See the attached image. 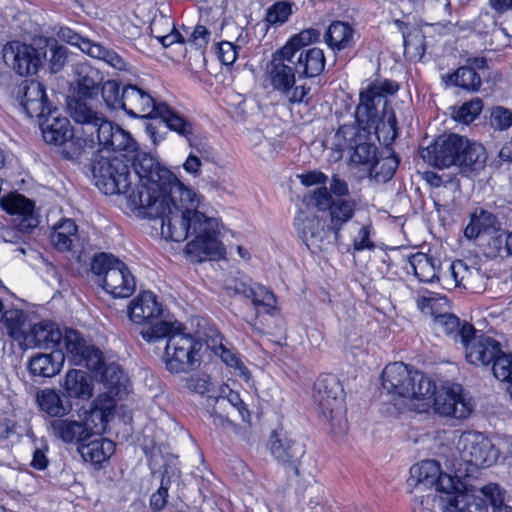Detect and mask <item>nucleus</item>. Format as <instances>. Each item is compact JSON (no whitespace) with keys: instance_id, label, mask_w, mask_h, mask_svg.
Returning <instances> with one entry per match:
<instances>
[{"instance_id":"3c124183","label":"nucleus","mask_w":512,"mask_h":512,"mask_svg":"<svg viewBox=\"0 0 512 512\" xmlns=\"http://www.w3.org/2000/svg\"><path fill=\"white\" fill-rule=\"evenodd\" d=\"M248 43V34L243 29H240L238 37L235 42L222 41L218 47V57L225 65H232L239 54V51Z\"/></svg>"},{"instance_id":"f704fd0d","label":"nucleus","mask_w":512,"mask_h":512,"mask_svg":"<svg viewBox=\"0 0 512 512\" xmlns=\"http://www.w3.org/2000/svg\"><path fill=\"white\" fill-rule=\"evenodd\" d=\"M64 360V353L60 350L38 353L30 359L29 371L34 376L53 377L61 371Z\"/></svg>"},{"instance_id":"603ef678","label":"nucleus","mask_w":512,"mask_h":512,"mask_svg":"<svg viewBox=\"0 0 512 512\" xmlns=\"http://www.w3.org/2000/svg\"><path fill=\"white\" fill-rule=\"evenodd\" d=\"M427 490V494L415 496L413 509L423 512H444L440 498L445 494L438 491L437 488Z\"/></svg>"},{"instance_id":"c03bdc74","label":"nucleus","mask_w":512,"mask_h":512,"mask_svg":"<svg viewBox=\"0 0 512 512\" xmlns=\"http://www.w3.org/2000/svg\"><path fill=\"white\" fill-rule=\"evenodd\" d=\"M353 29L344 22L336 21L330 24L325 34L329 47L333 50H343L353 43Z\"/></svg>"},{"instance_id":"39448f33","label":"nucleus","mask_w":512,"mask_h":512,"mask_svg":"<svg viewBox=\"0 0 512 512\" xmlns=\"http://www.w3.org/2000/svg\"><path fill=\"white\" fill-rule=\"evenodd\" d=\"M382 387L394 397V405L401 411L422 413L430 405L427 394L432 387V380L402 362H394L384 368Z\"/></svg>"},{"instance_id":"a878e982","label":"nucleus","mask_w":512,"mask_h":512,"mask_svg":"<svg viewBox=\"0 0 512 512\" xmlns=\"http://www.w3.org/2000/svg\"><path fill=\"white\" fill-rule=\"evenodd\" d=\"M0 207L8 214L18 217V225L22 231L31 230L39 223L34 201L20 193L10 192L4 195L0 199Z\"/></svg>"},{"instance_id":"a18cd8bd","label":"nucleus","mask_w":512,"mask_h":512,"mask_svg":"<svg viewBox=\"0 0 512 512\" xmlns=\"http://www.w3.org/2000/svg\"><path fill=\"white\" fill-rule=\"evenodd\" d=\"M95 371L102 375V378L108 388V393L102 394L101 396H109L115 401L114 396H118L121 393L122 388L124 390L126 389V377L124 372L116 364L104 366L103 360L101 368Z\"/></svg>"},{"instance_id":"de8ad7c7","label":"nucleus","mask_w":512,"mask_h":512,"mask_svg":"<svg viewBox=\"0 0 512 512\" xmlns=\"http://www.w3.org/2000/svg\"><path fill=\"white\" fill-rule=\"evenodd\" d=\"M77 239V226L71 219H64L54 227L51 242L60 251H68Z\"/></svg>"},{"instance_id":"f257e3e1","label":"nucleus","mask_w":512,"mask_h":512,"mask_svg":"<svg viewBox=\"0 0 512 512\" xmlns=\"http://www.w3.org/2000/svg\"><path fill=\"white\" fill-rule=\"evenodd\" d=\"M124 155H95V185L106 195L123 194L128 208L141 217L159 219L161 237L167 241L188 239L185 254L192 262L224 259L220 222L205 211V198L183 184L166 168L131 171Z\"/></svg>"},{"instance_id":"864d4df0","label":"nucleus","mask_w":512,"mask_h":512,"mask_svg":"<svg viewBox=\"0 0 512 512\" xmlns=\"http://www.w3.org/2000/svg\"><path fill=\"white\" fill-rule=\"evenodd\" d=\"M450 81L466 90L476 91L481 85V78L470 67H460L450 76Z\"/></svg>"},{"instance_id":"f8f14e48","label":"nucleus","mask_w":512,"mask_h":512,"mask_svg":"<svg viewBox=\"0 0 512 512\" xmlns=\"http://www.w3.org/2000/svg\"><path fill=\"white\" fill-rule=\"evenodd\" d=\"M368 135L358 125H343L334 136V145L339 151L349 150L353 164L362 166L370 176L373 175L377 158L376 147L367 142Z\"/></svg>"},{"instance_id":"09e8293b","label":"nucleus","mask_w":512,"mask_h":512,"mask_svg":"<svg viewBox=\"0 0 512 512\" xmlns=\"http://www.w3.org/2000/svg\"><path fill=\"white\" fill-rule=\"evenodd\" d=\"M150 31L151 35L164 47H169L181 40V35L175 30L173 22L164 16L152 21Z\"/></svg>"},{"instance_id":"2f4dec72","label":"nucleus","mask_w":512,"mask_h":512,"mask_svg":"<svg viewBox=\"0 0 512 512\" xmlns=\"http://www.w3.org/2000/svg\"><path fill=\"white\" fill-rule=\"evenodd\" d=\"M74 74L78 93L81 97L93 98L98 94L99 86L103 82V75L98 69L86 62L78 63L74 66Z\"/></svg>"},{"instance_id":"69168bd1","label":"nucleus","mask_w":512,"mask_h":512,"mask_svg":"<svg viewBox=\"0 0 512 512\" xmlns=\"http://www.w3.org/2000/svg\"><path fill=\"white\" fill-rule=\"evenodd\" d=\"M493 374L501 381L512 378V353H504L500 350L493 359Z\"/></svg>"},{"instance_id":"a211bd4d","label":"nucleus","mask_w":512,"mask_h":512,"mask_svg":"<svg viewBox=\"0 0 512 512\" xmlns=\"http://www.w3.org/2000/svg\"><path fill=\"white\" fill-rule=\"evenodd\" d=\"M228 405L238 413L242 421H249L250 412L239 393L231 390L226 385H222L220 386L219 395H209L207 397V411L215 426L227 428L232 425L227 417L226 409Z\"/></svg>"},{"instance_id":"c85d7f7f","label":"nucleus","mask_w":512,"mask_h":512,"mask_svg":"<svg viewBox=\"0 0 512 512\" xmlns=\"http://www.w3.org/2000/svg\"><path fill=\"white\" fill-rule=\"evenodd\" d=\"M269 448L275 460L282 464L292 465L295 468L296 463L305 453L301 443L275 431L270 436Z\"/></svg>"},{"instance_id":"5fc2aeb1","label":"nucleus","mask_w":512,"mask_h":512,"mask_svg":"<svg viewBox=\"0 0 512 512\" xmlns=\"http://www.w3.org/2000/svg\"><path fill=\"white\" fill-rule=\"evenodd\" d=\"M247 299L256 307H264L268 312L276 309L277 299L272 291L265 286L253 283Z\"/></svg>"},{"instance_id":"9b49d317","label":"nucleus","mask_w":512,"mask_h":512,"mask_svg":"<svg viewBox=\"0 0 512 512\" xmlns=\"http://www.w3.org/2000/svg\"><path fill=\"white\" fill-rule=\"evenodd\" d=\"M456 450L459 459L453 465H461L462 470L467 468L466 477L472 473L473 467L484 468L493 465L500 453L486 435L476 431L463 432L457 441Z\"/></svg>"},{"instance_id":"ddd939ff","label":"nucleus","mask_w":512,"mask_h":512,"mask_svg":"<svg viewBox=\"0 0 512 512\" xmlns=\"http://www.w3.org/2000/svg\"><path fill=\"white\" fill-rule=\"evenodd\" d=\"M427 396L430 405L424 413L433 409L440 416L465 419L474 408L472 399L458 384H445L437 389L432 381V387Z\"/></svg>"},{"instance_id":"e2e57ef3","label":"nucleus","mask_w":512,"mask_h":512,"mask_svg":"<svg viewBox=\"0 0 512 512\" xmlns=\"http://www.w3.org/2000/svg\"><path fill=\"white\" fill-rule=\"evenodd\" d=\"M482 108H483L482 101L480 99L476 98V99H473L469 102L462 104L457 109H454L452 115L455 120H457L461 123H464V124H469L476 119V117L482 111Z\"/></svg>"},{"instance_id":"6e6552de","label":"nucleus","mask_w":512,"mask_h":512,"mask_svg":"<svg viewBox=\"0 0 512 512\" xmlns=\"http://www.w3.org/2000/svg\"><path fill=\"white\" fill-rule=\"evenodd\" d=\"M356 202L354 200L338 199L331 204L329 211L330 226L327 228L324 222L317 216H309L300 212L294 220V226L312 253L327 250L329 242L328 232L332 230L337 238L344 224L354 215Z\"/></svg>"},{"instance_id":"dca6fc26","label":"nucleus","mask_w":512,"mask_h":512,"mask_svg":"<svg viewBox=\"0 0 512 512\" xmlns=\"http://www.w3.org/2000/svg\"><path fill=\"white\" fill-rule=\"evenodd\" d=\"M2 52L6 65L20 76L37 73L46 57L42 47L36 48L20 41L8 42Z\"/></svg>"},{"instance_id":"37998d69","label":"nucleus","mask_w":512,"mask_h":512,"mask_svg":"<svg viewBox=\"0 0 512 512\" xmlns=\"http://www.w3.org/2000/svg\"><path fill=\"white\" fill-rule=\"evenodd\" d=\"M414 275L419 281L432 283L438 276V261L424 253L413 254L409 259Z\"/></svg>"},{"instance_id":"6ab92c4d","label":"nucleus","mask_w":512,"mask_h":512,"mask_svg":"<svg viewBox=\"0 0 512 512\" xmlns=\"http://www.w3.org/2000/svg\"><path fill=\"white\" fill-rule=\"evenodd\" d=\"M57 36L60 40L72 46L78 47L83 53L89 55L90 57L102 60L115 70H129V64L117 52L108 49L99 43H95L89 39L81 37L79 34L68 27H61L57 32Z\"/></svg>"},{"instance_id":"aec40b11","label":"nucleus","mask_w":512,"mask_h":512,"mask_svg":"<svg viewBox=\"0 0 512 512\" xmlns=\"http://www.w3.org/2000/svg\"><path fill=\"white\" fill-rule=\"evenodd\" d=\"M57 36L60 40L72 46L78 47L83 53L89 55L90 57L102 60L115 70H129V64L117 52L108 49L99 43H95L89 39L81 37L79 34L68 27H61L57 32Z\"/></svg>"},{"instance_id":"ea45409f","label":"nucleus","mask_w":512,"mask_h":512,"mask_svg":"<svg viewBox=\"0 0 512 512\" xmlns=\"http://www.w3.org/2000/svg\"><path fill=\"white\" fill-rule=\"evenodd\" d=\"M155 118H160L171 131L187 140L193 135V124L166 103L160 102Z\"/></svg>"},{"instance_id":"5701e85b","label":"nucleus","mask_w":512,"mask_h":512,"mask_svg":"<svg viewBox=\"0 0 512 512\" xmlns=\"http://www.w3.org/2000/svg\"><path fill=\"white\" fill-rule=\"evenodd\" d=\"M61 343L74 364L84 365L90 370L101 368V351L89 344L77 331L64 328Z\"/></svg>"},{"instance_id":"4d7b16f0","label":"nucleus","mask_w":512,"mask_h":512,"mask_svg":"<svg viewBox=\"0 0 512 512\" xmlns=\"http://www.w3.org/2000/svg\"><path fill=\"white\" fill-rule=\"evenodd\" d=\"M487 246L494 256H512V230L505 232L500 229L499 232L490 237Z\"/></svg>"},{"instance_id":"0e129e2a","label":"nucleus","mask_w":512,"mask_h":512,"mask_svg":"<svg viewBox=\"0 0 512 512\" xmlns=\"http://www.w3.org/2000/svg\"><path fill=\"white\" fill-rule=\"evenodd\" d=\"M102 98L106 105L112 109H122L123 91L120 94V85L115 80H107L102 84Z\"/></svg>"},{"instance_id":"7c9ffc66","label":"nucleus","mask_w":512,"mask_h":512,"mask_svg":"<svg viewBox=\"0 0 512 512\" xmlns=\"http://www.w3.org/2000/svg\"><path fill=\"white\" fill-rule=\"evenodd\" d=\"M445 282L451 280L455 286L473 292H479L483 288V274L476 266H468L464 261L457 260L451 263L449 274L445 276Z\"/></svg>"},{"instance_id":"473e14b6","label":"nucleus","mask_w":512,"mask_h":512,"mask_svg":"<svg viewBox=\"0 0 512 512\" xmlns=\"http://www.w3.org/2000/svg\"><path fill=\"white\" fill-rule=\"evenodd\" d=\"M115 443L107 438H97L78 446V452L86 462L95 468H101L115 453Z\"/></svg>"},{"instance_id":"bf43d9fd","label":"nucleus","mask_w":512,"mask_h":512,"mask_svg":"<svg viewBox=\"0 0 512 512\" xmlns=\"http://www.w3.org/2000/svg\"><path fill=\"white\" fill-rule=\"evenodd\" d=\"M372 224L367 222L357 228L355 234L352 235V246L354 251L361 252L365 250H374Z\"/></svg>"},{"instance_id":"7ed1b4c3","label":"nucleus","mask_w":512,"mask_h":512,"mask_svg":"<svg viewBox=\"0 0 512 512\" xmlns=\"http://www.w3.org/2000/svg\"><path fill=\"white\" fill-rule=\"evenodd\" d=\"M398 89L397 83L387 79L369 83L361 90L355 111L356 124L360 130L368 136L373 130L378 141L387 147L398 135L394 111L387 107L388 98Z\"/></svg>"},{"instance_id":"774afa93","label":"nucleus","mask_w":512,"mask_h":512,"mask_svg":"<svg viewBox=\"0 0 512 512\" xmlns=\"http://www.w3.org/2000/svg\"><path fill=\"white\" fill-rule=\"evenodd\" d=\"M490 124L493 129L498 131L509 129L512 127V111L501 106L493 108L490 115Z\"/></svg>"},{"instance_id":"423d86ee","label":"nucleus","mask_w":512,"mask_h":512,"mask_svg":"<svg viewBox=\"0 0 512 512\" xmlns=\"http://www.w3.org/2000/svg\"><path fill=\"white\" fill-rule=\"evenodd\" d=\"M116 401L109 396H98L90 409L80 410L77 418L54 419L50 422L51 434L66 444H84L92 435L105 432L114 416Z\"/></svg>"},{"instance_id":"79ce46f5","label":"nucleus","mask_w":512,"mask_h":512,"mask_svg":"<svg viewBox=\"0 0 512 512\" xmlns=\"http://www.w3.org/2000/svg\"><path fill=\"white\" fill-rule=\"evenodd\" d=\"M424 179L435 189V196H443L446 200H453L455 193L460 190L459 180L455 176L428 171L424 173Z\"/></svg>"},{"instance_id":"338daca9","label":"nucleus","mask_w":512,"mask_h":512,"mask_svg":"<svg viewBox=\"0 0 512 512\" xmlns=\"http://www.w3.org/2000/svg\"><path fill=\"white\" fill-rule=\"evenodd\" d=\"M44 47H48L51 52L50 65L52 72H58L67 59L66 47L59 45L55 39H45Z\"/></svg>"},{"instance_id":"0eeeda50","label":"nucleus","mask_w":512,"mask_h":512,"mask_svg":"<svg viewBox=\"0 0 512 512\" xmlns=\"http://www.w3.org/2000/svg\"><path fill=\"white\" fill-rule=\"evenodd\" d=\"M423 158L439 169L453 167L466 176L483 169L486 162L485 148L481 144L456 134L438 138L427 148Z\"/></svg>"},{"instance_id":"4c0bfd02","label":"nucleus","mask_w":512,"mask_h":512,"mask_svg":"<svg viewBox=\"0 0 512 512\" xmlns=\"http://www.w3.org/2000/svg\"><path fill=\"white\" fill-rule=\"evenodd\" d=\"M62 386L67 396L71 398L89 399L93 393L91 377L83 370H69Z\"/></svg>"},{"instance_id":"c756f323","label":"nucleus","mask_w":512,"mask_h":512,"mask_svg":"<svg viewBox=\"0 0 512 512\" xmlns=\"http://www.w3.org/2000/svg\"><path fill=\"white\" fill-rule=\"evenodd\" d=\"M501 222L492 212L477 207L470 214L468 223L464 228V237L468 240H476L481 234L500 231Z\"/></svg>"},{"instance_id":"680f3d73","label":"nucleus","mask_w":512,"mask_h":512,"mask_svg":"<svg viewBox=\"0 0 512 512\" xmlns=\"http://www.w3.org/2000/svg\"><path fill=\"white\" fill-rule=\"evenodd\" d=\"M253 283L247 276L237 273L236 276L225 280L223 288L229 295H242L247 298Z\"/></svg>"},{"instance_id":"e433bc0d","label":"nucleus","mask_w":512,"mask_h":512,"mask_svg":"<svg viewBox=\"0 0 512 512\" xmlns=\"http://www.w3.org/2000/svg\"><path fill=\"white\" fill-rule=\"evenodd\" d=\"M217 338H219L218 343L216 339H213V344L208 343V346L211 347L214 353L220 357L221 361L231 370V373L242 379L244 382L249 383L251 380V372L246 367L240 355L233 350L226 348L222 343L220 336L217 335Z\"/></svg>"},{"instance_id":"4468645a","label":"nucleus","mask_w":512,"mask_h":512,"mask_svg":"<svg viewBox=\"0 0 512 512\" xmlns=\"http://www.w3.org/2000/svg\"><path fill=\"white\" fill-rule=\"evenodd\" d=\"M48 118L41 123L43 138L47 143L66 145L71 157L79 155L85 148H92L95 138L82 137L84 129L74 130L66 117L56 115V112L47 113Z\"/></svg>"},{"instance_id":"b1692460","label":"nucleus","mask_w":512,"mask_h":512,"mask_svg":"<svg viewBox=\"0 0 512 512\" xmlns=\"http://www.w3.org/2000/svg\"><path fill=\"white\" fill-rule=\"evenodd\" d=\"M163 315V307L151 291H143L133 298L128 306L129 320L137 325L154 326Z\"/></svg>"},{"instance_id":"9d476101","label":"nucleus","mask_w":512,"mask_h":512,"mask_svg":"<svg viewBox=\"0 0 512 512\" xmlns=\"http://www.w3.org/2000/svg\"><path fill=\"white\" fill-rule=\"evenodd\" d=\"M93 274L101 277L100 285L115 298H126L135 290V279L124 262L101 253L91 263Z\"/></svg>"},{"instance_id":"49530a36","label":"nucleus","mask_w":512,"mask_h":512,"mask_svg":"<svg viewBox=\"0 0 512 512\" xmlns=\"http://www.w3.org/2000/svg\"><path fill=\"white\" fill-rule=\"evenodd\" d=\"M40 409L53 417H61L70 411V405L63 403L60 394L53 389H44L37 394Z\"/></svg>"},{"instance_id":"2eb2a0df","label":"nucleus","mask_w":512,"mask_h":512,"mask_svg":"<svg viewBox=\"0 0 512 512\" xmlns=\"http://www.w3.org/2000/svg\"><path fill=\"white\" fill-rule=\"evenodd\" d=\"M313 398L321 413L330 421L344 423L343 388L334 375L320 376L314 384Z\"/></svg>"},{"instance_id":"052dcab7","label":"nucleus","mask_w":512,"mask_h":512,"mask_svg":"<svg viewBox=\"0 0 512 512\" xmlns=\"http://www.w3.org/2000/svg\"><path fill=\"white\" fill-rule=\"evenodd\" d=\"M292 4L287 1H278L267 9L266 21L274 26L284 24L291 16Z\"/></svg>"},{"instance_id":"f3484780","label":"nucleus","mask_w":512,"mask_h":512,"mask_svg":"<svg viewBox=\"0 0 512 512\" xmlns=\"http://www.w3.org/2000/svg\"><path fill=\"white\" fill-rule=\"evenodd\" d=\"M460 342L465 348L466 360L474 365H488L500 352L499 343L491 337L476 334L474 327L463 323Z\"/></svg>"},{"instance_id":"20e7f679","label":"nucleus","mask_w":512,"mask_h":512,"mask_svg":"<svg viewBox=\"0 0 512 512\" xmlns=\"http://www.w3.org/2000/svg\"><path fill=\"white\" fill-rule=\"evenodd\" d=\"M141 336L147 342L167 340L163 361L171 373L188 372L200 361L201 342L185 332L184 325L177 320H159L149 329H143Z\"/></svg>"},{"instance_id":"412c9836","label":"nucleus","mask_w":512,"mask_h":512,"mask_svg":"<svg viewBox=\"0 0 512 512\" xmlns=\"http://www.w3.org/2000/svg\"><path fill=\"white\" fill-rule=\"evenodd\" d=\"M418 308L423 314L433 316V329L437 333L455 335L460 338L462 325L459 319L449 313H441L448 308V299L445 296H422L417 300Z\"/></svg>"},{"instance_id":"bb28decb","label":"nucleus","mask_w":512,"mask_h":512,"mask_svg":"<svg viewBox=\"0 0 512 512\" xmlns=\"http://www.w3.org/2000/svg\"><path fill=\"white\" fill-rule=\"evenodd\" d=\"M17 100L29 117L43 118L50 113L45 88L37 81H25L19 86Z\"/></svg>"},{"instance_id":"4be33fe9","label":"nucleus","mask_w":512,"mask_h":512,"mask_svg":"<svg viewBox=\"0 0 512 512\" xmlns=\"http://www.w3.org/2000/svg\"><path fill=\"white\" fill-rule=\"evenodd\" d=\"M61 343L74 364L84 365L90 370L101 368V351L89 344L77 331L64 328Z\"/></svg>"},{"instance_id":"13d9d810","label":"nucleus","mask_w":512,"mask_h":512,"mask_svg":"<svg viewBox=\"0 0 512 512\" xmlns=\"http://www.w3.org/2000/svg\"><path fill=\"white\" fill-rule=\"evenodd\" d=\"M399 165V158L393 151L389 150V155L381 161L376 159L373 175L379 181H387L392 178Z\"/></svg>"},{"instance_id":"1a4fd4ad","label":"nucleus","mask_w":512,"mask_h":512,"mask_svg":"<svg viewBox=\"0 0 512 512\" xmlns=\"http://www.w3.org/2000/svg\"><path fill=\"white\" fill-rule=\"evenodd\" d=\"M286 51L287 49H278L273 53L265 69L266 80L289 106L308 105L311 100V86L299 76L296 79V57L290 56Z\"/></svg>"},{"instance_id":"6e6d98bb","label":"nucleus","mask_w":512,"mask_h":512,"mask_svg":"<svg viewBox=\"0 0 512 512\" xmlns=\"http://www.w3.org/2000/svg\"><path fill=\"white\" fill-rule=\"evenodd\" d=\"M319 37V33L315 29H305L300 33L292 36L281 49H287V53L296 57L297 53H300L303 47L311 44Z\"/></svg>"},{"instance_id":"f03ea898","label":"nucleus","mask_w":512,"mask_h":512,"mask_svg":"<svg viewBox=\"0 0 512 512\" xmlns=\"http://www.w3.org/2000/svg\"><path fill=\"white\" fill-rule=\"evenodd\" d=\"M454 475L443 473L440 465L435 460H423L411 466L408 487L412 493L424 491L426 489L437 488L444 493L440 502L444 512H459V510L468 512H484L485 507L481 500L475 498L471 491H462V479L468 474V469L462 470L461 465L456 467L452 465Z\"/></svg>"},{"instance_id":"393cba45","label":"nucleus","mask_w":512,"mask_h":512,"mask_svg":"<svg viewBox=\"0 0 512 512\" xmlns=\"http://www.w3.org/2000/svg\"><path fill=\"white\" fill-rule=\"evenodd\" d=\"M160 103L144 89L134 84L123 88L122 109L133 118H155Z\"/></svg>"},{"instance_id":"8fccbe9b","label":"nucleus","mask_w":512,"mask_h":512,"mask_svg":"<svg viewBox=\"0 0 512 512\" xmlns=\"http://www.w3.org/2000/svg\"><path fill=\"white\" fill-rule=\"evenodd\" d=\"M492 506V512H512V507L504 504V491L496 483H489L479 490H470Z\"/></svg>"},{"instance_id":"72a5a7b5","label":"nucleus","mask_w":512,"mask_h":512,"mask_svg":"<svg viewBox=\"0 0 512 512\" xmlns=\"http://www.w3.org/2000/svg\"><path fill=\"white\" fill-rule=\"evenodd\" d=\"M64 329L56 323L43 321L35 324L27 336L29 342L39 348H55L61 344Z\"/></svg>"},{"instance_id":"a19ab883","label":"nucleus","mask_w":512,"mask_h":512,"mask_svg":"<svg viewBox=\"0 0 512 512\" xmlns=\"http://www.w3.org/2000/svg\"><path fill=\"white\" fill-rule=\"evenodd\" d=\"M70 109L72 118L77 123L82 124V126L77 129L80 131L84 129L85 132L82 133V137L92 136L95 138L94 134L98 132L100 123H104L106 120L88 107L86 103L80 101H76L74 105L70 106Z\"/></svg>"},{"instance_id":"cd10ccee","label":"nucleus","mask_w":512,"mask_h":512,"mask_svg":"<svg viewBox=\"0 0 512 512\" xmlns=\"http://www.w3.org/2000/svg\"><path fill=\"white\" fill-rule=\"evenodd\" d=\"M98 144L106 149V153L113 155L110 150L115 152L133 153L137 149L136 141L131 134L121 127L114 125L110 121L100 123L96 138Z\"/></svg>"},{"instance_id":"c9c22d12","label":"nucleus","mask_w":512,"mask_h":512,"mask_svg":"<svg viewBox=\"0 0 512 512\" xmlns=\"http://www.w3.org/2000/svg\"><path fill=\"white\" fill-rule=\"evenodd\" d=\"M325 67L322 49L313 47L296 54L295 70L299 77L318 76Z\"/></svg>"},{"instance_id":"58836bf2","label":"nucleus","mask_w":512,"mask_h":512,"mask_svg":"<svg viewBox=\"0 0 512 512\" xmlns=\"http://www.w3.org/2000/svg\"><path fill=\"white\" fill-rule=\"evenodd\" d=\"M395 25L403 36L404 54L411 61L420 60L426 50L425 36L420 28L414 27L407 31L404 22L396 20Z\"/></svg>"}]
</instances>
